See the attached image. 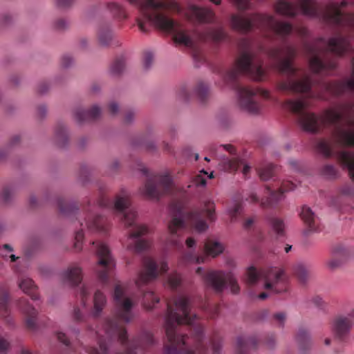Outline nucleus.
I'll list each match as a JSON object with an SVG mask.
<instances>
[{"mask_svg":"<svg viewBox=\"0 0 354 354\" xmlns=\"http://www.w3.org/2000/svg\"><path fill=\"white\" fill-rule=\"evenodd\" d=\"M97 37L98 42L101 46H107L113 40V34L109 25L102 24L98 28Z\"/></svg>","mask_w":354,"mask_h":354,"instance_id":"31","label":"nucleus"},{"mask_svg":"<svg viewBox=\"0 0 354 354\" xmlns=\"http://www.w3.org/2000/svg\"><path fill=\"white\" fill-rule=\"evenodd\" d=\"M333 26L339 24L342 26L351 27L354 29V15L352 13H346L342 11L338 4L333 1Z\"/></svg>","mask_w":354,"mask_h":354,"instance_id":"25","label":"nucleus"},{"mask_svg":"<svg viewBox=\"0 0 354 354\" xmlns=\"http://www.w3.org/2000/svg\"><path fill=\"white\" fill-rule=\"evenodd\" d=\"M321 174L326 178H330L332 176V165L330 164L324 165L321 169Z\"/></svg>","mask_w":354,"mask_h":354,"instance_id":"63","label":"nucleus"},{"mask_svg":"<svg viewBox=\"0 0 354 354\" xmlns=\"http://www.w3.org/2000/svg\"><path fill=\"white\" fill-rule=\"evenodd\" d=\"M19 287L22 291L28 295L32 300L39 299L37 294V287L32 279L23 277L19 280Z\"/></svg>","mask_w":354,"mask_h":354,"instance_id":"29","label":"nucleus"},{"mask_svg":"<svg viewBox=\"0 0 354 354\" xmlns=\"http://www.w3.org/2000/svg\"><path fill=\"white\" fill-rule=\"evenodd\" d=\"M114 316L106 318L102 326L106 338L104 339L100 330H88L98 338L99 348L84 347L88 354H143L147 349L155 344L153 335L144 331L141 335L129 340L124 324L129 323L134 318L133 308L136 305L120 284H116L113 293Z\"/></svg>","mask_w":354,"mask_h":354,"instance_id":"2","label":"nucleus"},{"mask_svg":"<svg viewBox=\"0 0 354 354\" xmlns=\"http://www.w3.org/2000/svg\"><path fill=\"white\" fill-rule=\"evenodd\" d=\"M333 55H343L353 50V46L346 37L338 38L333 34Z\"/></svg>","mask_w":354,"mask_h":354,"instance_id":"27","label":"nucleus"},{"mask_svg":"<svg viewBox=\"0 0 354 354\" xmlns=\"http://www.w3.org/2000/svg\"><path fill=\"white\" fill-rule=\"evenodd\" d=\"M205 257L196 256V254L187 252L183 257V261L188 263H201L205 261Z\"/></svg>","mask_w":354,"mask_h":354,"instance_id":"50","label":"nucleus"},{"mask_svg":"<svg viewBox=\"0 0 354 354\" xmlns=\"http://www.w3.org/2000/svg\"><path fill=\"white\" fill-rule=\"evenodd\" d=\"M169 208L172 218L168 225L169 232L168 242L176 248H183V243L179 240L178 236L180 232L185 227H189L196 232L201 233L208 228V225L203 218L204 216L209 221H214L216 219L215 205L210 200L205 201L202 209H193L186 214L183 211V206L180 202L172 203Z\"/></svg>","mask_w":354,"mask_h":354,"instance_id":"6","label":"nucleus"},{"mask_svg":"<svg viewBox=\"0 0 354 354\" xmlns=\"http://www.w3.org/2000/svg\"><path fill=\"white\" fill-rule=\"evenodd\" d=\"M100 196L97 201V205L121 213L122 219L125 226L127 227H131L129 232L130 242L127 245L128 250L139 253L148 249L149 247L148 241L139 238L147 234L149 232V229L145 225H137L136 223V212L132 209H129L131 205L129 192L124 189H121L115 196L113 202L106 197L102 187H100Z\"/></svg>","mask_w":354,"mask_h":354,"instance_id":"7","label":"nucleus"},{"mask_svg":"<svg viewBox=\"0 0 354 354\" xmlns=\"http://www.w3.org/2000/svg\"><path fill=\"white\" fill-rule=\"evenodd\" d=\"M300 216L304 223L306 225V230L304 233L306 236H308L312 232H316L319 231L318 227L315 223V216L310 207L304 205L301 208Z\"/></svg>","mask_w":354,"mask_h":354,"instance_id":"26","label":"nucleus"},{"mask_svg":"<svg viewBox=\"0 0 354 354\" xmlns=\"http://www.w3.org/2000/svg\"><path fill=\"white\" fill-rule=\"evenodd\" d=\"M85 225L91 231L105 232L108 229L109 223L106 218L89 212L86 216Z\"/></svg>","mask_w":354,"mask_h":354,"instance_id":"22","label":"nucleus"},{"mask_svg":"<svg viewBox=\"0 0 354 354\" xmlns=\"http://www.w3.org/2000/svg\"><path fill=\"white\" fill-rule=\"evenodd\" d=\"M57 338L60 342H62L64 345L67 346L68 349H70L71 351H76V349L73 348V346L71 344L70 340L66 337L65 333L62 332L57 333Z\"/></svg>","mask_w":354,"mask_h":354,"instance_id":"54","label":"nucleus"},{"mask_svg":"<svg viewBox=\"0 0 354 354\" xmlns=\"http://www.w3.org/2000/svg\"><path fill=\"white\" fill-rule=\"evenodd\" d=\"M204 250L207 254L214 257L222 253L224 248L220 243L208 239L205 243Z\"/></svg>","mask_w":354,"mask_h":354,"instance_id":"35","label":"nucleus"},{"mask_svg":"<svg viewBox=\"0 0 354 354\" xmlns=\"http://www.w3.org/2000/svg\"><path fill=\"white\" fill-rule=\"evenodd\" d=\"M92 244L95 245V253L97 257L95 270L98 279L103 284H106L115 266L114 259L106 244L97 241H93Z\"/></svg>","mask_w":354,"mask_h":354,"instance_id":"15","label":"nucleus"},{"mask_svg":"<svg viewBox=\"0 0 354 354\" xmlns=\"http://www.w3.org/2000/svg\"><path fill=\"white\" fill-rule=\"evenodd\" d=\"M306 102L303 100L289 99L283 106L293 113L301 128L308 132L317 133L332 124V109H328L322 115L306 111Z\"/></svg>","mask_w":354,"mask_h":354,"instance_id":"9","label":"nucleus"},{"mask_svg":"<svg viewBox=\"0 0 354 354\" xmlns=\"http://www.w3.org/2000/svg\"><path fill=\"white\" fill-rule=\"evenodd\" d=\"M178 97L183 101H188L190 99V94L187 89V86H181L178 91Z\"/></svg>","mask_w":354,"mask_h":354,"instance_id":"55","label":"nucleus"},{"mask_svg":"<svg viewBox=\"0 0 354 354\" xmlns=\"http://www.w3.org/2000/svg\"><path fill=\"white\" fill-rule=\"evenodd\" d=\"M83 239H84V233H83L82 229H81L80 230L77 231L75 233V242L74 246L76 249L81 250Z\"/></svg>","mask_w":354,"mask_h":354,"instance_id":"61","label":"nucleus"},{"mask_svg":"<svg viewBox=\"0 0 354 354\" xmlns=\"http://www.w3.org/2000/svg\"><path fill=\"white\" fill-rule=\"evenodd\" d=\"M187 16L192 23L217 24L219 26L218 28H210L207 32V37L214 41L219 42L227 38V35L221 23L216 21L215 13L211 9L193 5L189 7Z\"/></svg>","mask_w":354,"mask_h":354,"instance_id":"14","label":"nucleus"},{"mask_svg":"<svg viewBox=\"0 0 354 354\" xmlns=\"http://www.w3.org/2000/svg\"><path fill=\"white\" fill-rule=\"evenodd\" d=\"M193 301L185 295H178L168 301L165 329L167 342L163 354H206L207 343L214 354H219L221 338L214 333L206 340L204 327L196 314H192Z\"/></svg>","mask_w":354,"mask_h":354,"instance_id":"1","label":"nucleus"},{"mask_svg":"<svg viewBox=\"0 0 354 354\" xmlns=\"http://www.w3.org/2000/svg\"><path fill=\"white\" fill-rule=\"evenodd\" d=\"M8 294L6 291L3 290L0 296V317L5 319L8 324L11 323V318L10 317V311L8 308Z\"/></svg>","mask_w":354,"mask_h":354,"instance_id":"36","label":"nucleus"},{"mask_svg":"<svg viewBox=\"0 0 354 354\" xmlns=\"http://www.w3.org/2000/svg\"><path fill=\"white\" fill-rule=\"evenodd\" d=\"M138 169L147 176L145 185L140 188L143 196L149 198H159L171 192L173 185L169 175H149L148 169L142 164L138 165Z\"/></svg>","mask_w":354,"mask_h":354,"instance_id":"13","label":"nucleus"},{"mask_svg":"<svg viewBox=\"0 0 354 354\" xmlns=\"http://www.w3.org/2000/svg\"><path fill=\"white\" fill-rule=\"evenodd\" d=\"M294 274L301 283H305L309 277L307 268L301 263H297L293 268Z\"/></svg>","mask_w":354,"mask_h":354,"instance_id":"41","label":"nucleus"},{"mask_svg":"<svg viewBox=\"0 0 354 354\" xmlns=\"http://www.w3.org/2000/svg\"><path fill=\"white\" fill-rule=\"evenodd\" d=\"M209 150L215 156H218V153L223 151L229 152L230 154H234L236 149L233 145L230 144L217 145L216 144H211L209 146Z\"/></svg>","mask_w":354,"mask_h":354,"instance_id":"44","label":"nucleus"},{"mask_svg":"<svg viewBox=\"0 0 354 354\" xmlns=\"http://www.w3.org/2000/svg\"><path fill=\"white\" fill-rule=\"evenodd\" d=\"M317 149L324 158H328L331 156V142L327 140H320L317 145Z\"/></svg>","mask_w":354,"mask_h":354,"instance_id":"42","label":"nucleus"},{"mask_svg":"<svg viewBox=\"0 0 354 354\" xmlns=\"http://www.w3.org/2000/svg\"><path fill=\"white\" fill-rule=\"evenodd\" d=\"M19 307L26 315V327L30 330L36 328L37 310L33 308L26 299H21L18 303Z\"/></svg>","mask_w":354,"mask_h":354,"instance_id":"24","label":"nucleus"},{"mask_svg":"<svg viewBox=\"0 0 354 354\" xmlns=\"http://www.w3.org/2000/svg\"><path fill=\"white\" fill-rule=\"evenodd\" d=\"M341 142L348 147H354V131L353 130H344L339 134Z\"/></svg>","mask_w":354,"mask_h":354,"instance_id":"47","label":"nucleus"},{"mask_svg":"<svg viewBox=\"0 0 354 354\" xmlns=\"http://www.w3.org/2000/svg\"><path fill=\"white\" fill-rule=\"evenodd\" d=\"M348 256V251L342 246L333 248V267L339 266L346 261Z\"/></svg>","mask_w":354,"mask_h":354,"instance_id":"39","label":"nucleus"},{"mask_svg":"<svg viewBox=\"0 0 354 354\" xmlns=\"http://www.w3.org/2000/svg\"><path fill=\"white\" fill-rule=\"evenodd\" d=\"M160 301V298L156 296L152 291H145L142 295V305L147 309H152L155 304H158Z\"/></svg>","mask_w":354,"mask_h":354,"instance_id":"38","label":"nucleus"},{"mask_svg":"<svg viewBox=\"0 0 354 354\" xmlns=\"http://www.w3.org/2000/svg\"><path fill=\"white\" fill-rule=\"evenodd\" d=\"M199 307L207 314L210 319H214L218 315L219 306L218 305H210L208 301L201 300Z\"/></svg>","mask_w":354,"mask_h":354,"instance_id":"43","label":"nucleus"},{"mask_svg":"<svg viewBox=\"0 0 354 354\" xmlns=\"http://www.w3.org/2000/svg\"><path fill=\"white\" fill-rule=\"evenodd\" d=\"M304 49L306 54L310 57L309 66L310 69L315 73L327 74L331 68V64L330 63L326 64L323 61L322 53L309 44H305Z\"/></svg>","mask_w":354,"mask_h":354,"instance_id":"18","label":"nucleus"},{"mask_svg":"<svg viewBox=\"0 0 354 354\" xmlns=\"http://www.w3.org/2000/svg\"><path fill=\"white\" fill-rule=\"evenodd\" d=\"M230 25L232 29L247 33L256 28L263 31L272 30L285 42L287 37L293 32V26L288 22L277 21L272 15L252 14L246 18L233 14L230 17Z\"/></svg>","mask_w":354,"mask_h":354,"instance_id":"8","label":"nucleus"},{"mask_svg":"<svg viewBox=\"0 0 354 354\" xmlns=\"http://www.w3.org/2000/svg\"><path fill=\"white\" fill-rule=\"evenodd\" d=\"M340 162L348 169L351 179L354 181V154L342 151L338 156Z\"/></svg>","mask_w":354,"mask_h":354,"instance_id":"32","label":"nucleus"},{"mask_svg":"<svg viewBox=\"0 0 354 354\" xmlns=\"http://www.w3.org/2000/svg\"><path fill=\"white\" fill-rule=\"evenodd\" d=\"M9 347V342L0 335V353H6L8 351Z\"/></svg>","mask_w":354,"mask_h":354,"instance_id":"62","label":"nucleus"},{"mask_svg":"<svg viewBox=\"0 0 354 354\" xmlns=\"http://www.w3.org/2000/svg\"><path fill=\"white\" fill-rule=\"evenodd\" d=\"M268 56L276 62L278 71L287 76L286 80L277 84L279 91L292 93L311 95L312 81L305 71L299 73L300 69L293 65V59L297 54V48L290 44H284L282 47H273L265 49L260 47Z\"/></svg>","mask_w":354,"mask_h":354,"instance_id":"4","label":"nucleus"},{"mask_svg":"<svg viewBox=\"0 0 354 354\" xmlns=\"http://www.w3.org/2000/svg\"><path fill=\"white\" fill-rule=\"evenodd\" d=\"M296 185L291 181H283L277 191H273L270 187L267 185L266 189L270 194L269 197L262 199L261 206L263 208H270L274 207L279 201L284 198V192L293 190Z\"/></svg>","mask_w":354,"mask_h":354,"instance_id":"19","label":"nucleus"},{"mask_svg":"<svg viewBox=\"0 0 354 354\" xmlns=\"http://www.w3.org/2000/svg\"><path fill=\"white\" fill-rule=\"evenodd\" d=\"M168 268V265L165 261L158 264L151 258H145L143 268L140 271L136 281L138 288L141 290L142 286L156 279L159 275L165 273Z\"/></svg>","mask_w":354,"mask_h":354,"instance_id":"17","label":"nucleus"},{"mask_svg":"<svg viewBox=\"0 0 354 354\" xmlns=\"http://www.w3.org/2000/svg\"><path fill=\"white\" fill-rule=\"evenodd\" d=\"M107 6L115 18L118 19H124L127 18V15L124 8L118 3L111 2L109 3Z\"/></svg>","mask_w":354,"mask_h":354,"instance_id":"46","label":"nucleus"},{"mask_svg":"<svg viewBox=\"0 0 354 354\" xmlns=\"http://www.w3.org/2000/svg\"><path fill=\"white\" fill-rule=\"evenodd\" d=\"M261 277L264 279V287L269 293L281 294L288 290V279L283 270L275 268L266 272H259L252 266L247 270L245 282L253 286Z\"/></svg>","mask_w":354,"mask_h":354,"instance_id":"11","label":"nucleus"},{"mask_svg":"<svg viewBox=\"0 0 354 354\" xmlns=\"http://www.w3.org/2000/svg\"><path fill=\"white\" fill-rule=\"evenodd\" d=\"M73 318L77 322H84L86 321L85 315L80 311L77 307L74 308Z\"/></svg>","mask_w":354,"mask_h":354,"instance_id":"60","label":"nucleus"},{"mask_svg":"<svg viewBox=\"0 0 354 354\" xmlns=\"http://www.w3.org/2000/svg\"><path fill=\"white\" fill-rule=\"evenodd\" d=\"M299 349L302 353H306L311 347V339L309 333L304 328H299L297 335Z\"/></svg>","mask_w":354,"mask_h":354,"instance_id":"30","label":"nucleus"},{"mask_svg":"<svg viewBox=\"0 0 354 354\" xmlns=\"http://www.w3.org/2000/svg\"><path fill=\"white\" fill-rule=\"evenodd\" d=\"M194 92L198 99L203 102L208 98L209 95V85L203 81H200L197 83L194 89Z\"/></svg>","mask_w":354,"mask_h":354,"instance_id":"40","label":"nucleus"},{"mask_svg":"<svg viewBox=\"0 0 354 354\" xmlns=\"http://www.w3.org/2000/svg\"><path fill=\"white\" fill-rule=\"evenodd\" d=\"M125 68L124 59L122 57L117 58L114 60L111 66V73L114 75L121 74Z\"/></svg>","mask_w":354,"mask_h":354,"instance_id":"49","label":"nucleus"},{"mask_svg":"<svg viewBox=\"0 0 354 354\" xmlns=\"http://www.w3.org/2000/svg\"><path fill=\"white\" fill-rule=\"evenodd\" d=\"M263 344L268 348H272L276 344V337L273 333L268 334L263 340Z\"/></svg>","mask_w":354,"mask_h":354,"instance_id":"56","label":"nucleus"},{"mask_svg":"<svg viewBox=\"0 0 354 354\" xmlns=\"http://www.w3.org/2000/svg\"><path fill=\"white\" fill-rule=\"evenodd\" d=\"M242 209L241 204L239 203H236L232 208L229 209V215L232 221H234L239 214H241Z\"/></svg>","mask_w":354,"mask_h":354,"instance_id":"57","label":"nucleus"},{"mask_svg":"<svg viewBox=\"0 0 354 354\" xmlns=\"http://www.w3.org/2000/svg\"><path fill=\"white\" fill-rule=\"evenodd\" d=\"M57 206L59 207V212L64 215H68L71 213L74 212L75 210L78 209L76 205L74 204L68 203L63 198H58Z\"/></svg>","mask_w":354,"mask_h":354,"instance_id":"45","label":"nucleus"},{"mask_svg":"<svg viewBox=\"0 0 354 354\" xmlns=\"http://www.w3.org/2000/svg\"><path fill=\"white\" fill-rule=\"evenodd\" d=\"M239 48L240 55L234 65L224 74L223 80L236 91L241 109L250 114H257L261 110L258 95L269 98V92L243 86L238 83V80L241 75H247L256 81H262L265 80L266 74L262 68V61L257 57L248 39H243Z\"/></svg>","mask_w":354,"mask_h":354,"instance_id":"3","label":"nucleus"},{"mask_svg":"<svg viewBox=\"0 0 354 354\" xmlns=\"http://www.w3.org/2000/svg\"><path fill=\"white\" fill-rule=\"evenodd\" d=\"M68 137L64 124H58L55 128V141L59 147H64L68 142Z\"/></svg>","mask_w":354,"mask_h":354,"instance_id":"37","label":"nucleus"},{"mask_svg":"<svg viewBox=\"0 0 354 354\" xmlns=\"http://www.w3.org/2000/svg\"><path fill=\"white\" fill-rule=\"evenodd\" d=\"M287 319V315L284 312H277L272 315L273 323L279 328H283Z\"/></svg>","mask_w":354,"mask_h":354,"instance_id":"51","label":"nucleus"},{"mask_svg":"<svg viewBox=\"0 0 354 354\" xmlns=\"http://www.w3.org/2000/svg\"><path fill=\"white\" fill-rule=\"evenodd\" d=\"M153 60V55L151 52L146 51L143 55V63L146 69L149 68Z\"/></svg>","mask_w":354,"mask_h":354,"instance_id":"59","label":"nucleus"},{"mask_svg":"<svg viewBox=\"0 0 354 354\" xmlns=\"http://www.w3.org/2000/svg\"><path fill=\"white\" fill-rule=\"evenodd\" d=\"M181 277L179 274L174 272L168 277L167 283L172 289H176L181 283Z\"/></svg>","mask_w":354,"mask_h":354,"instance_id":"52","label":"nucleus"},{"mask_svg":"<svg viewBox=\"0 0 354 354\" xmlns=\"http://www.w3.org/2000/svg\"><path fill=\"white\" fill-rule=\"evenodd\" d=\"M243 165V162L239 158H223L219 165L221 168L227 172L232 173L238 170V169Z\"/></svg>","mask_w":354,"mask_h":354,"instance_id":"34","label":"nucleus"},{"mask_svg":"<svg viewBox=\"0 0 354 354\" xmlns=\"http://www.w3.org/2000/svg\"><path fill=\"white\" fill-rule=\"evenodd\" d=\"M353 322L349 317L339 315L333 319V352L340 353L348 341Z\"/></svg>","mask_w":354,"mask_h":354,"instance_id":"16","label":"nucleus"},{"mask_svg":"<svg viewBox=\"0 0 354 354\" xmlns=\"http://www.w3.org/2000/svg\"><path fill=\"white\" fill-rule=\"evenodd\" d=\"M295 3L286 0H279L276 5V11L283 16L295 17L299 10L304 15L316 18L326 24L332 21V6H323L314 0H295Z\"/></svg>","mask_w":354,"mask_h":354,"instance_id":"10","label":"nucleus"},{"mask_svg":"<svg viewBox=\"0 0 354 354\" xmlns=\"http://www.w3.org/2000/svg\"><path fill=\"white\" fill-rule=\"evenodd\" d=\"M91 292V289L89 286L84 284L83 286L80 288V297L82 301V304L84 306H86V302L88 299V296L90 295Z\"/></svg>","mask_w":354,"mask_h":354,"instance_id":"53","label":"nucleus"},{"mask_svg":"<svg viewBox=\"0 0 354 354\" xmlns=\"http://www.w3.org/2000/svg\"><path fill=\"white\" fill-rule=\"evenodd\" d=\"M268 223L272 232L278 236L285 235L286 225L282 218L276 216L268 217Z\"/></svg>","mask_w":354,"mask_h":354,"instance_id":"33","label":"nucleus"},{"mask_svg":"<svg viewBox=\"0 0 354 354\" xmlns=\"http://www.w3.org/2000/svg\"><path fill=\"white\" fill-rule=\"evenodd\" d=\"M196 272L202 276L205 288L211 289L216 293H221L227 284L230 286L231 292L233 294H237L240 290L237 280L232 272L208 270L203 273L201 267L198 268Z\"/></svg>","mask_w":354,"mask_h":354,"instance_id":"12","label":"nucleus"},{"mask_svg":"<svg viewBox=\"0 0 354 354\" xmlns=\"http://www.w3.org/2000/svg\"><path fill=\"white\" fill-rule=\"evenodd\" d=\"M137 6L142 15L154 26L171 33L176 43L193 48L194 43L183 26L167 16L164 11L180 13L181 8L175 0H127Z\"/></svg>","mask_w":354,"mask_h":354,"instance_id":"5","label":"nucleus"},{"mask_svg":"<svg viewBox=\"0 0 354 354\" xmlns=\"http://www.w3.org/2000/svg\"><path fill=\"white\" fill-rule=\"evenodd\" d=\"M93 302V306L91 314L94 318H97L106 306V297L101 291L97 290L94 294Z\"/></svg>","mask_w":354,"mask_h":354,"instance_id":"28","label":"nucleus"},{"mask_svg":"<svg viewBox=\"0 0 354 354\" xmlns=\"http://www.w3.org/2000/svg\"><path fill=\"white\" fill-rule=\"evenodd\" d=\"M274 165L267 164L261 168L258 169L259 177L263 180H269L274 175Z\"/></svg>","mask_w":354,"mask_h":354,"instance_id":"48","label":"nucleus"},{"mask_svg":"<svg viewBox=\"0 0 354 354\" xmlns=\"http://www.w3.org/2000/svg\"><path fill=\"white\" fill-rule=\"evenodd\" d=\"M101 109L94 105L89 110L77 108L74 112V116L78 123L91 122L97 119L101 115Z\"/></svg>","mask_w":354,"mask_h":354,"instance_id":"23","label":"nucleus"},{"mask_svg":"<svg viewBox=\"0 0 354 354\" xmlns=\"http://www.w3.org/2000/svg\"><path fill=\"white\" fill-rule=\"evenodd\" d=\"M194 183L196 186H205L206 185V179L203 174H198L194 178Z\"/></svg>","mask_w":354,"mask_h":354,"instance_id":"64","label":"nucleus"},{"mask_svg":"<svg viewBox=\"0 0 354 354\" xmlns=\"http://www.w3.org/2000/svg\"><path fill=\"white\" fill-rule=\"evenodd\" d=\"M62 278L64 282L71 286H77L82 279V268L77 263L71 264L62 272Z\"/></svg>","mask_w":354,"mask_h":354,"instance_id":"21","label":"nucleus"},{"mask_svg":"<svg viewBox=\"0 0 354 354\" xmlns=\"http://www.w3.org/2000/svg\"><path fill=\"white\" fill-rule=\"evenodd\" d=\"M259 342V339L255 335L238 337L235 345L236 354H248L257 348Z\"/></svg>","mask_w":354,"mask_h":354,"instance_id":"20","label":"nucleus"},{"mask_svg":"<svg viewBox=\"0 0 354 354\" xmlns=\"http://www.w3.org/2000/svg\"><path fill=\"white\" fill-rule=\"evenodd\" d=\"M238 9L245 10L250 8L251 3L250 0H232Z\"/></svg>","mask_w":354,"mask_h":354,"instance_id":"58","label":"nucleus"}]
</instances>
